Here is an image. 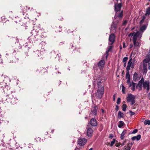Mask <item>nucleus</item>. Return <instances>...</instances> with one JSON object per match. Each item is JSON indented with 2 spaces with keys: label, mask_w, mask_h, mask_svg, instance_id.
Here are the masks:
<instances>
[{
  "label": "nucleus",
  "mask_w": 150,
  "mask_h": 150,
  "mask_svg": "<svg viewBox=\"0 0 150 150\" xmlns=\"http://www.w3.org/2000/svg\"><path fill=\"white\" fill-rule=\"evenodd\" d=\"M121 145V143L120 142L119 143H117L116 144V147H118L120 145Z\"/></svg>",
  "instance_id": "nucleus-44"
},
{
  "label": "nucleus",
  "mask_w": 150,
  "mask_h": 150,
  "mask_svg": "<svg viewBox=\"0 0 150 150\" xmlns=\"http://www.w3.org/2000/svg\"><path fill=\"white\" fill-rule=\"evenodd\" d=\"M98 109V107L97 105H94L93 106L92 105L91 109V112H90V114H92V116H96L97 114Z\"/></svg>",
  "instance_id": "nucleus-5"
},
{
  "label": "nucleus",
  "mask_w": 150,
  "mask_h": 150,
  "mask_svg": "<svg viewBox=\"0 0 150 150\" xmlns=\"http://www.w3.org/2000/svg\"><path fill=\"white\" fill-rule=\"evenodd\" d=\"M51 132L52 133V134H53L54 132V130L53 129L51 130Z\"/></svg>",
  "instance_id": "nucleus-58"
},
{
  "label": "nucleus",
  "mask_w": 150,
  "mask_h": 150,
  "mask_svg": "<svg viewBox=\"0 0 150 150\" xmlns=\"http://www.w3.org/2000/svg\"><path fill=\"white\" fill-rule=\"evenodd\" d=\"M135 96L131 94H128L126 97L127 101V103L131 102L130 105H133L135 102Z\"/></svg>",
  "instance_id": "nucleus-3"
},
{
  "label": "nucleus",
  "mask_w": 150,
  "mask_h": 150,
  "mask_svg": "<svg viewBox=\"0 0 150 150\" xmlns=\"http://www.w3.org/2000/svg\"><path fill=\"white\" fill-rule=\"evenodd\" d=\"M134 62H132L131 64V67L132 68H133L134 67Z\"/></svg>",
  "instance_id": "nucleus-42"
},
{
  "label": "nucleus",
  "mask_w": 150,
  "mask_h": 150,
  "mask_svg": "<svg viewBox=\"0 0 150 150\" xmlns=\"http://www.w3.org/2000/svg\"><path fill=\"white\" fill-rule=\"evenodd\" d=\"M138 131V130L137 129H134L132 132V134H135Z\"/></svg>",
  "instance_id": "nucleus-40"
},
{
  "label": "nucleus",
  "mask_w": 150,
  "mask_h": 150,
  "mask_svg": "<svg viewBox=\"0 0 150 150\" xmlns=\"http://www.w3.org/2000/svg\"><path fill=\"white\" fill-rule=\"evenodd\" d=\"M140 33L139 31H137L136 33H135L133 35V39H136L137 40V38L140 35Z\"/></svg>",
  "instance_id": "nucleus-20"
},
{
  "label": "nucleus",
  "mask_w": 150,
  "mask_h": 150,
  "mask_svg": "<svg viewBox=\"0 0 150 150\" xmlns=\"http://www.w3.org/2000/svg\"><path fill=\"white\" fill-rule=\"evenodd\" d=\"M126 78L127 79H130V75L129 74V71H127L126 75Z\"/></svg>",
  "instance_id": "nucleus-29"
},
{
  "label": "nucleus",
  "mask_w": 150,
  "mask_h": 150,
  "mask_svg": "<svg viewBox=\"0 0 150 150\" xmlns=\"http://www.w3.org/2000/svg\"><path fill=\"white\" fill-rule=\"evenodd\" d=\"M119 108V107L117 105H116V108H115V110H116V111H117L118 110Z\"/></svg>",
  "instance_id": "nucleus-45"
},
{
  "label": "nucleus",
  "mask_w": 150,
  "mask_h": 150,
  "mask_svg": "<svg viewBox=\"0 0 150 150\" xmlns=\"http://www.w3.org/2000/svg\"><path fill=\"white\" fill-rule=\"evenodd\" d=\"M143 88L144 89H146V88L150 86V82L149 81H147L146 80L145 81L144 83L142 84Z\"/></svg>",
  "instance_id": "nucleus-13"
},
{
  "label": "nucleus",
  "mask_w": 150,
  "mask_h": 150,
  "mask_svg": "<svg viewBox=\"0 0 150 150\" xmlns=\"http://www.w3.org/2000/svg\"><path fill=\"white\" fill-rule=\"evenodd\" d=\"M141 138V136L140 134H138L136 136H134L132 137L131 139L134 141L136 139L138 141Z\"/></svg>",
  "instance_id": "nucleus-15"
},
{
  "label": "nucleus",
  "mask_w": 150,
  "mask_h": 150,
  "mask_svg": "<svg viewBox=\"0 0 150 150\" xmlns=\"http://www.w3.org/2000/svg\"><path fill=\"white\" fill-rule=\"evenodd\" d=\"M130 79H127V83L128 84L130 82Z\"/></svg>",
  "instance_id": "nucleus-50"
},
{
  "label": "nucleus",
  "mask_w": 150,
  "mask_h": 150,
  "mask_svg": "<svg viewBox=\"0 0 150 150\" xmlns=\"http://www.w3.org/2000/svg\"><path fill=\"white\" fill-rule=\"evenodd\" d=\"M132 60V58H130L129 61H128L127 64L128 65H131V64L132 62L131 61Z\"/></svg>",
  "instance_id": "nucleus-35"
},
{
  "label": "nucleus",
  "mask_w": 150,
  "mask_h": 150,
  "mask_svg": "<svg viewBox=\"0 0 150 150\" xmlns=\"http://www.w3.org/2000/svg\"><path fill=\"white\" fill-rule=\"evenodd\" d=\"M126 139L121 144V145L122 146H124L125 145V144L126 143Z\"/></svg>",
  "instance_id": "nucleus-43"
},
{
  "label": "nucleus",
  "mask_w": 150,
  "mask_h": 150,
  "mask_svg": "<svg viewBox=\"0 0 150 150\" xmlns=\"http://www.w3.org/2000/svg\"><path fill=\"white\" fill-rule=\"evenodd\" d=\"M119 21L117 20L113 22L111 25V28L115 29L117 28V26L118 24Z\"/></svg>",
  "instance_id": "nucleus-12"
},
{
  "label": "nucleus",
  "mask_w": 150,
  "mask_h": 150,
  "mask_svg": "<svg viewBox=\"0 0 150 150\" xmlns=\"http://www.w3.org/2000/svg\"><path fill=\"white\" fill-rule=\"evenodd\" d=\"M115 36L113 33H112L110 35L109 38V44L112 45L115 41Z\"/></svg>",
  "instance_id": "nucleus-7"
},
{
  "label": "nucleus",
  "mask_w": 150,
  "mask_h": 150,
  "mask_svg": "<svg viewBox=\"0 0 150 150\" xmlns=\"http://www.w3.org/2000/svg\"><path fill=\"white\" fill-rule=\"evenodd\" d=\"M121 102V99L119 97L117 98V104H120Z\"/></svg>",
  "instance_id": "nucleus-36"
},
{
  "label": "nucleus",
  "mask_w": 150,
  "mask_h": 150,
  "mask_svg": "<svg viewBox=\"0 0 150 150\" xmlns=\"http://www.w3.org/2000/svg\"><path fill=\"white\" fill-rule=\"evenodd\" d=\"M17 99L16 97L14 96L13 93H11L8 95L7 98L6 99V101L11 103L12 105L15 104L17 101Z\"/></svg>",
  "instance_id": "nucleus-2"
},
{
  "label": "nucleus",
  "mask_w": 150,
  "mask_h": 150,
  "mask_svg": "<svg viewBox=\"0 0 150 150\" xmlns=\"http://www.w3.org/2000/svg\"><path fill=\"white\" fill-rule=\"evenodd\" d=\"M146 15H145V14L143 15V16H142V19H144V20H145V19L146 18Z\"/></svg>",
  "instance_id": "nucleus-48"
},
{
  "label": "nucleus",
  "mask_w": 150,
  "mask_h": 150,
  "mask_svg": "<svg viewBox=\"0 0 150 150\" xmlns=\"http://www.w3.org/2000/svg\"><path fill=\"white\" fill-rule=\"evenodd\" d=\"M97 67H96L95 66H94L93 68V69L95 70H97Z\"/></svg>",
  "instance_id": "nucleus-53"
},
{
  "label": "nucleus",
  "mask_w": 150,
  "mask_h": 150,
  "mask_svg": "<svg viewBox=\"0 0 150 150\" xmlns=\"http://www.w3.org/2000/svg\"><path fill=\"white\" fill-rule=\"evenodd\" d=\"M87 135L88 137H91L92 135L93 130V127L90 125H87L86 127Z\"/></svg>",
  "instance_id": "nucleus-4"
},
{
  "label": "nucleus",
  "mask_w": 150,
  "mask_h": 150,
  "mask_svg": "<svg viewBox=\"0 0 150 150\" xmlns=\"http://www.w3.org/2000/svg\"><path fill=\"white\" fill-rule=\"evenodd\" d=\"M105 63V62L104 60H101L98 63V67L100 70H102L104 68Z\"/></svg>",
  "instance_id": "nucleus-9"
},
{
  "label": "nucleus",
  "mask_w": 150,
  "mask_h": 150,
  "mask_svg": "<svg viewBox=\"0 0 150 150\" xmlns=\"http://www.w3.org/2000/svg\"><path fill=\"white\" fill-rule=\"evenodd\" d=\"M126 62H125L124 63V65H123L124 67H125L126 66Z\"/></svg>",
  "instance_id": "nucleus-57"
},
{
  "label": "nucleus",
  "mask_w": 150,
  "mask_h": 150,
  "mask_svg": "<svg viewBox=\"0 0 150 150\" xmlns=\"http://www.w3.org/2000/svg\"><path fill=\"white\" fill-rule=\"evenodd\" d=\"M125 87L123 86H122V93L123 94H124L125 93Z\"/></svg>",
  "instance_id": "nucleus-38"
},
{
  "label": "nucleus",
  "mask_w": 150,
  "mask_h": 150,
  "mask_svg": "<svg viewBox=\"0 0 150 150\" xmlns=\"http://www.w3.org/2000/svg\"><path fill=\"white\" fill-rule=\"evenodd\" d=\"M58 19L59 20L62 21L63 19V18L61 16H59L58 17Z\"/></svg>",
  "instance_id": "nucleus-41"
},
{
  "label": "nucleus",
  "mask_w": 150,
  "mask_h": 150,
  "mask_svg": "<svg viewBox=\"0 0 150 150\" xmlns=\"http://www.w3.org/2000/svg\"><path fill=\"white\" fill-rule=\"evenodd\" d=\"M133 47V45L132 44H131L130 45V48H132Z\"/></svg>",
  "instance_id": "nucleus-54"
},
{
  "label": "nucleus",
  "mask_w": 150,
  "mask_h": 150,
  "mask_svg": "<svg viewBox=\"0 0 150 150\" xmlns=\"http://www.w3.org/2000/svg\"><path fill=\"white\" fill-rule=\"evenodd\" d=\"M134 32H133L132 33H130V34H129L128 36H133V35L134 34Z\"/></svg>",
  "instance_id": "nucleus-47"
},
{
  "label": "nucleus",
  "mask_w": 150,
  "mask_h": 150,
  "mask_svg": "<svg viewBox=\"0 0 150 150\" xmlns=\"http://www.w3.org/2000/svg\"><path fill=\"white\" fill-rule=\"evenodd\" d=\"M128 22V21L127 20H123V22L122 24V25L123 26H125L126 25L127 23Z\"/></svg>",
  "instance_id": "nucleus-31"
},
{
  "label": "nucleus",
  "mask_w": 150,
  "mask_h": 150,
  "mask_svg": "<svg viewBox=\"0 0 150 150\" xmlns=\"http://www.w3.org/2000/svg\"><path fill=\"white\" fill-rule=\"evenodd\" d=\"M113 137V135L112 134H110L109 135V138L110 139H112V138Z\"/></svg>",
  "instance_id": "nucleus-46"
},
{
  "label": "nucleus",
  "mask_w": 150,
  "mask_h": 150,
  "mask_svg": "<svg viewBox=\"0 0 150 150\" xmlns=\"http://www.w3.org/2000/svg\"><path fill=\"white\" fill-rule=\"evenodd\" d=\"M143 69L144 71L145 70H146V67L144 65Z\"/></svg>",
  "instance_id": "nucleus-51"
},
{
  "label": "nucleus",
  "mask_w": 150,
  "mask_h": 150,
  "mask_svg": "<svg viewBox=\"0 0 150 150\" xmlns=\"http://www.w3.org/2000/svg\"><path fill=\"white\" fill-rule=\"evenodd\" d=\"M127 133V130L125 129H124L121 134L120 139L121 140H123L124 139V136Z\"/></svg>",
  "instance_id": "nucleus-16"
},
{
  "label": "nucleus",
  "mask_w": 150,
  "mask_h": 150,
  "mask_svg": "<svg viewBox=\"0 0 150 150\" xmlns=\"http://www.w3.org/2000/svg\"><path fill=\"white\" fill-rule=\"evenodd\" d=\"M122 49V47L120 45V50Z\"/></svg>",
  "instance_id": "nucleus-63"
},
{
  "label": "nucleus",
  "mask_w": 150,
  "mask_h": 150,
  "mask_svg": "<svg viewBox=\"0 0 150 150\" xmlns=\"http://www.w3.org/2000/svg\"><path fill=\"white\" fill-rule=\"evenodd\" d=\"M90 124L91 126L96 127L98 125L96 120L94 118H92L89 121L88 124Z\"/></svg>",
  "instance_id": "nucleus-8"
},
{
  "label": "nucleus",
  "mask_w": 150,
  "mask_h": 150,
  "mask_svg": "<svg viewBox=\"0 0 150 150\" xmlns=\"http://www.w3.org/2000/svg\"><path fill=\"white\" fill-rule=\"evenodd\" d=\"M144 123L145 125H150V120H146L144 121Z\"/></svg>",
  "instance_id": "nucleus-30"
},
{
  "label": "nucleus",
  "mask_w": 150,
  "mask_h": 150,
  "mask_svg": "<svg viewBox=\"0 0 150 150\" xmlns=\"http://www.w3.org/2000/svg\"><path fill=\"white\" fill-rule=\"evenodd\" d=\"M54 29L56 32L58 33L61 32L62 30L61 27L59 25L55 26Z\"/></svg>",
  "instance_id": "nucleus-17"
},
{
  "label": "nucleus",
  "mask_w": 150,
  "mask_h": 150,
  "mask_svg": "<svg viewBox=\"0 0 150 150\" xmlns=\"http://www.w3.org/2000/svg\"><path fill=\"white\" fill-rule=\"evenodd\" d=\"M113 48V46L112 45H111L108 48V50L106 52V59H107V57H108L109 55V52L110 51H112V49Z\"/></svg>",
  "instance_id": "nucleus-14"
},
{
  "label": "nucleus",
  "mask_w": 150,
  "mask_h": 150,
  "mask_svg": "<svg viewBox=\"0 0 150 150\" xmlns=\"http://www.w3.org/2000/svg\"><path fill=\"white\" fill-rule=\"evenodd\" d=\"M122 7V3H115L114 5V11L115 12L120 11Z\"/></svg>",
  "instance_id": "nucleus-6"
},
{
  "label": "nucleus",
  "mask_w": 150,
  "mask_h": 150,
  "mask_svg": "<svg viewBox=\"0 0 150 150\" xmlns=\"http://www.w3.org/2000/svg\"><path fill=\"white\" fill-rule=\"evenodd\" d=\"M145 81H144V79L143 77L139 81V82L140 83L142 84H143L144 83Z\"/></svg>",
  "instance_id": "nucleus-32"
},
{
  "label": "nucleus",
  "mask_w": 150,
  "mask_h": 150,
  "mask_svg": "<svg viewBox=\"0 0 150 150\" xmlns=\"http://www.w3.org/2000/svg\"><path fill=\"white\" fill-rule=\"evenodd\" d=\"M146 28V26L145 25H144L140 27V30L141 31H143L145 30Z\"/></svg>",
  "instance_id": "nucleus-25"
},
{
  "label": "nucleus",
  "mask_w": 150,
  "mask_h": 150,
  "mask_svg": "<svg viewBox=\"0 0 150 150\" xmlns=\"http://www.w3.org/2000/svg\"><path fill=\"white\" fill-rule=\"evenodd\" d=\"M89 150H93V148H91L90 149H89Z\"/></svg>",
  "instance_id": "nucleus-64"
},
{
  "label": "nucleus",
  "mask_w": 150,
  "mask_h": 150,
  "mask_svg": "<svg viewBox=\"0 0 150 150\" xmlns=\"http://www.w3.org/2000/svg\"><path fill=\"white\" fill-rule=\"evenodd\" d=\"M148 97L150 98V92L148 94Z\"/></svg>",
  "instance_id": "nucleus-62"
},
{
  "label": "nucleus",
  "mask_w": 150,
  "mask_h": 150,
  "mask_svg": "<svg viewBox=\"0 0 150 150\" xmlns=\"http://www.w3.org/2000/svg\"><path fill=\"white\" fill-rule=\"evenodd\" d=\"M133 41L134 46L137 47L140 46L139 42H137V40H136L135 38L133 39Z\"/></svg>",
  "instance_id": "nucleus-18"
},
{
  "label": "nucleus",
  "mask_w": 150,
  "mask_h": 150,
  "mask_svg": "<svg viewBox=\"0 0 150 150\" xmlns=\"http://www.w3.org/2000/svg\"><path fill=\"white\" fill-rule=\"evenodd\" d=\"M134 142H132L131 143H130V145L132 147V144H134Z\"/></svg>",
  "instance_id": "nucleus-56"
},
{
  "label": "nucleus",
  "mask_w": 150,
  "mask_h": 150,
  "mask_svg": "<svg viewBox=\"0 0 150 150\" xmlns=\"http://www.w3.org/2000/svg\"><path fill=\"white\" fill-rule=\"evenodd\" d=\"M129 112H130V115L131 116L135 114V113L134 112H133L131 110H129Z\"/></svg>",
  "instance_id": "nucleus-39"
},
{
  "label": "nucleus",
  "mask_w": 150,
  "mask_h": 150,
  "mask_svg": "<svg viewBox=\"0 0 150 150\" xmlns=\"http://www.w3.org/2000/svg\"><path fill=\"white\" fill-rule=\"evenodd\" d=\"M132 86V82H131L129 84V87H131Z\"/></svg>",
  "instance_id": "nucleus-55"
},
{
  "label": "nucleus",
  "mask_w": 150,
  "mask_h": 150,
  "mask_svg": "<svg viewBox=\"0 0 150 150\" xmlns=\"http://www.w3.org/2000/svg\"><path fill=\"white\" fill-rule=\"evenodd\" d=\"M131 66V65H127L126 68L127 71H129V70L130 69Z\"/></svg>",
  "instance_id": "nucleus-37"
},
{
  "label": "nucleus",
  "mask_w": 150,
  "mask_h": 150,
  "mask_svg": "<svg viewBox=\"0 0 150 150\" xmlns=\"http://www.w3.org/2000/svg\"><path fill=\"white\" fill-rule=\"evenodd\" d=\"M115 139H113L112 141L111 142L110 146H112L115 143Z\"/></svg>",
  "instance_id": "nucleus-33"
},
{
  "label": "nucleus",
  "mask_w": 150,
  "mask_h": 150,
  "mask_svg": "<svg viewBox=\"0 0 150 150\" xmlns=\"http://www.w3.org/2000/svg\"><path fill=\"white\" fill-rule=\"evenodd\" d=\"M145 15H148V16L150 15V7L146 9Z\"/></svg>",
  "instance_id": "nucleus-24"
},
{
  "label": "nucleus",
  "mask_w": 150,
  "mask_h": 150,
  "mask_svg": "<svg viewBox=\"0 0 150 150\" xmlns=\"http://www.w3.org/2000/svg\"><path fill=\"white\" fill-rule=\"evenodd\" d=\"M142 84L138 82L136 86V87L137 88H139V90L141 91L142 89Z\"/></svg>",
  "instance_id": "nucleus-21"
},
{
  "label": "nucleus",
  "mask_w": 150,
  "mask_h": 150,
  "mask_svg": "<svg viewBox=\"0 0 150 150\" xmlns=\"http://www.w3.org/2000/svg\"><path fill=\"white\" fill-rule=\"evenodd\" d=\"M123 16V11H122L120 13L116 12L114 18L116 19L117 18H119V20L121 21Z\"/></svg>",
  "instance_id": "nucleus-10"
},
{
  "label": "nucleus",
  "mask_w": 150,
  "mask_h": 150,
  "mask_svg": "<svg viewBox=\"0 0 150 150\" xmlns=\"http://www.w3.org/2000/svg\"><path fill=\"white\" fill-rule=\"evenodd\" d=\"M127 145L124 146V150H130L132 147L130 145V143L127 144Z\"/></svg>",
  "instance_id": "nucleus-19"
},
{
  "label": "nucleus",
  "mask_w": 150,
  "mask_h": 150,
  "mask_svg": "<svg viewBox=\"0 0 150 150\" xmlns=\"http://www.w3.org/2000/svg\"><path fill=\"white\" fill-rule=\"evenodd\" d=\"M20 7H21V10H23V7L21 6Z\"/></svg>",
  "instance_id": "nucleus-61"
},
{
  "label": "nucleus",
  "mask_w": 150,
  "mask_h": 150,
  "mask_svg": "<svg viewBox=\"0 0 150 150\" xmlns=\"http://www.w3.org/2000/svg\"><path fill=\"white\" fill-rule=\"evenodd\" d=\"M135 28L134 27L132 28L131 30H133Z\"/></svg>",
  "instance_id": "nucleus-60"
},
{
  "label": "nucleus",
  "mask_w": 150,
  "mask_h": 150,
  "mask_svg": "<svg viewBox=\"0 0 150 150\" xmlns=\"http://www.w3.org/2000/svg\"><path fill=\"white\" fill-rule=\"evenodd\" d=\"M144 20L142 19V20L140 22V24H142L144 22Z\"/></svg>",
  "instance_id": "nucleus-49"
},
{
  "label": "nucleus",
  "mask_w": 150,
  "mask_h": 150,
  "mask_svg": "<svg viewBox=\"0 0 150 150\" xmlns=\"http://www.w3.org/2000/svg\"><path fill=\"white\" fill-rule=\"evenodd\" d=\"M138 73L135 72L134 74L133 77V80L135 81L138 78Z\"/></svg>",
  "instance_id": "nucleus-22"
},
{
  "label": "nucleus",
  "mask_w": 150,
  "mask_h": 150,
  "mask_svg": "<svg viewBox=\"0 0 150 150\" xmlns=\"http://www.w3.org/2000/svg\"><path fill=\"white\" fill-rule=\"evenodd\" d=\"M132 87L131 88V89L133 91H134L135 89V85L136 83H134L133 81L132 82Z\"/></svg>",
  "instance_id": "nucleus-28"
},
{
  "label": "nucleus",
  "mask_w": 150,
  "mask_h": 150,
  "mask_svg": "<svg viewBox=\"0 0 150 150\" xmlns=\"http://www.w3.org/2000/svg\"><path fill=\"white\" fill-rule=\"evenodd\" d=\"M122 110L123 111H126V109L127 107V105L126 104H124L122 105Z\"/></svg>",
  "instance_id": "nucleus-27"
},
{
  "label": "nucleus",
  "mask_w": 150,
  "mask_h": 150,
  "mask_svg": "<svg viewBox=\"0 0 150 150\" xmlns=\"http://www.w3.org/2000/svg\"><path fill=\"white\" fill-rule=\"evenodd\" d=\"M128 59V58L127 57H125L123 58L122 62H126Z\"/></svg>",
  "instance_id": "nucleus-34"
},
{
  "label": "nucleus",
  "mask_w": 150,
  "mask_h": 150,
  "mask_svg": "<svg viewBox=\"0 0 150 150\" xmlns=\"http://www.w3.org/2000/svg\"><path fill=\"white\" fill-rule=\"evenodd\" d=\"M101 110L102 113H103L105 111L103 109H101Z\"/></svg>",
  "instance_id": "nucleus-59"
},
{
  "label": "nucleus",
  "mask_w": 150,
  "mask_h": 150,
  "mask_svg": "<svg viewBox=\"0 0 150 150\" xmlns=\"http://www.w3.org/2000/svg\"><path fill=\"white\" fill-rule=\"evenodd\" d=\"M86 142V140L84 138L80 139H79L78 144L80 146H82L85 144Z\"/></svg>",
  "instance_id": "nucleus-11"
},
{
  "label": "nucleus",
  "mask_w": 150,
  "mask_h": 150,
  "mask_svg": "<svg viewBox=\"0 0 150 150\" xmlns=\"http://www.w3.org/2000/svg\"><path fill=\"white\" fill-rule=\"evenodd\" d=\"M97 85L98 89L97 90V92L95 93V96L96 98H100L103 97L104 93V87L103 83L101 82L100 79L97 81Z\"/></svg>",
  "instance_id": "nucleus-1"
},
{
  "label": "nucleus",
  "mask_w": 150,
  "mask_h": 150,
  "mask_svg": "<svg viewBox=\"0 0 150 150\" xmlns=\"http://www.w3.org/2000/svg\"><path fill=\"white\" fill-rule=\"evenodd\" d=\"M123 48H125L126 47V46L125 45V42H123Z\"/></svg>",
  "instance_id": "nucleus-52"
},
{
  "label": "nucleus",
  "mask_w": 150,
  "mask_h": 150,
  "mask_svg": "<svg viewBox=\"0 0 150 150\" xmlns=\"http://www.w3.org/2000/svg\"><path fill=\"white\" fill-rule=\"evenodd\" d=\"M124 125L125 123L122 121H120L118 126L119 127L121 128Z\"/></svg>",
  "instance_id": "nucleus-23"
},
{
  "label": "nucleus",
  "mask_w": 150,
  "mask_h": 150,
  "mask_svg": "<svg viewBox=\"0 0 150 150\" xmlns=\"http://www.w3.org/2000/svg\"><path fill=\"white\" fill-rule=\"evenodd\" d=\"M124 115L123 113L121 111H119L118 115V117L120 118L123 117V115Z\"/></svg>",
  "instance_id": "nucleus-26"
}]
</instances>
